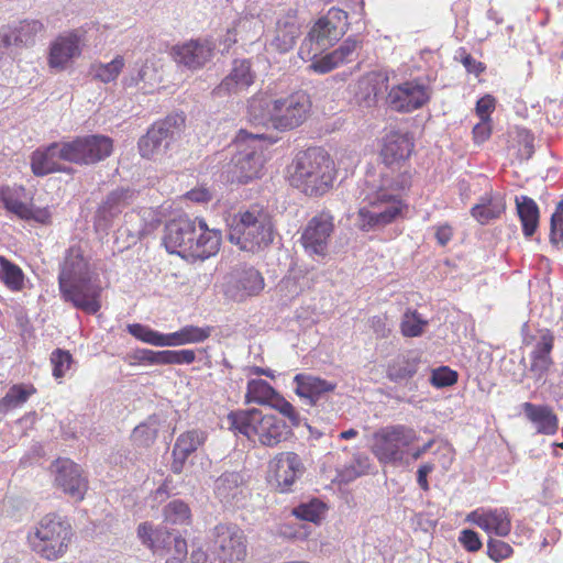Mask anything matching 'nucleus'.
<instances>
[{
    "label": "nucleus",
    "mask_w": 563,
    "mask_h": 563,
    "mask_svg": "<svg viewBox=\"0 0 563 563\" xmlns=\"http://www.w3.org/2000/svg\"><path fill=\"white\" fill-rule=\"evenodd\" d=\"M336 178L334 159L320 146L298 152L287 168L289 185L309 198H320L330 192Z\"/></svg>",
    "instance_id": "1"
},
{
    "label": "nucleus",
    "mask_w": 563,
    "mask_h": 563,
    "mask_svg": "<svg viewBox=\"0 0 563 563\" xmlns=\"http://www.w3.org/2000/svg\"><path fill=\"white\" fill-rule=\"evenodd\" d=\"M163 242L170 254L183 258L206 260L219 252L221 232L209 229L203 219L179 217L166 224Z\"/></svg>",
    "instance_id": "2"
},
{
    "label": "nucleus",
    "mask_w": 563,
    "mask_h": 563,
    "mask_svg": "<svg viewBox=\"0 0 563 563\" xmlns=\"http://www.w3.org/2000/svg\"><path fill=\"white\" fill-rule=\"evenodd\" d=\"M230 429L244 435L254 444L276 448L294 435V429L300 426V413L297 419H282L274 413H265L257 408L238 409L228 415Z\"/></svg>",
    "instance_id": "3"
},
{
    "label": "nucleus",
    "mask_w": 563,
    "mask_h": 563,
    "mask_svg": "<svg viewBox=\"0 0 563 563\" xmlns=\"http://www.w3.org/2000/svg\"><path fill=\"white\" fill-rule=\"evenodd\" d=\"M275 234L274 217L261 203L240 208L228 219V239L243 252L255 254L266 250Z\"/></svg>",
    "instance_id": "4"
},
{
    "label": "nucleus",
    "mask_w": 563,
    "mask_h": 563,
    "mask_svg": "<svg viewBox=\"0 0 563 563\" xmlns=\"http://www.w3.org/2000/svg\"><path fill=\"white\" fill-rule=\"evenodd\" d=\"M71 525L56 514H47L27 533L26 541L32 552L47 561L63 558L71 543Z\"/></svg>",
    "instance_id": "5"
},
{
    "label": "nucleus",
    "mask_w": 563,
    "mask_h": 563,
    "mask_svg": "<svg viewBox=\"0 0 563 563\" xmlns=\"http://www.w3.org/2000/svg\"><path fill=\"white\" fill-rule=\"evenodd\" d=\"M247 118L255 131L241 129L239 131V143L245 142L247 137L274 143L277 137L266 131L269 129L277 131L292 130L307 119V111L305 108H249Z\"/></svg>",
    "instance_id": "6"
},
{
    "label": "nucleus",
    "mask_w": 563,
    "mask_h": 563,
    "mask_svg": "<svg viewBox=\"0 0 563 563\" xmlns=\"http://www.w3.org/2000/svg\"><path fill=\"white\" fill-rule=\"evenodd\" d=\"M418 440L416 430L405 424H389L377 429L369 450L382 464L402 462L408 449Z\"/></svg>",
    "instance_id": "7"
},
{
    "label": "nucleus",
    "mask_w": 563,
    "mask_h": 563,
    "mask_svg": "<svg viewBox=\"0 0 563 563\" xmlns=\"http://www.w3.org/2000/svg\"><path fill=\"white\" fill-rule=\"evenodd\" d=\"M407 203L398 196L378 189L357 211L358 228L362 231L385 228L404 216Z\"/></svg>",
    "instance_id": "8"
},
{
    "label": "nucleus",
    "mask_w": 563,
    "mask_h": 563,
    "mask_svg": "<svg viewBox=\"0 0 563 563\" xmlns=\"http://www.w3.org/2000/svg\"><path fill=\"white\" fill-rule=\"evenodd\" d=\"M347 19L346 11L331 8L324 16L314 23L300 47V53L305 54V48L310 46L308 55L312 53V56L316 57L319 52L333 45L347 31Z\"/></svg>",
    "instance_id": "9"
},
{
    "label": "nucleus",
    "mask_w": 563,
    "mask_h": 563,
    "mask_svg": "<svg viewBox=\"0 0 563 563\" xmlns=\"http://www.w3.org/2000/svg\"><path fill=\"white\" fill-rule=\"evenodd\" d=\"M113 152V140L102 134L77 136L63 142L59 156L64 162L91 165L108 158Z\"/></svg>",
    "instance_id": "10"
},
{
    "label": "nucleus",
    "mask_w": 563,
    "mask_h": 563,
    "mask_svg": "<svg viewBox=\"0 0 563 563\" xmlns=\"http://www.w3.org/2000/svg\"><path fill=\"white\" fill-rule=\"evenodd\" d=\"M0 206L20 220L33 221L41 225L52 224L51 207L35 206L32 197L27 199V191L23 185H1Z\"/></svg>",
    "instance_id": "11"
},
{
    "label": "nucleus",
    "mask_w": 563,
    "mask_h": 563,
    "mask_svg": "<svg viewBox=\"0 0 563 563\" xmlns=\"http://www.w3.org/2000/svg\"><path fill=\"white\" fill-rule=\"evenodd\" d=\"M305 470L302 460L296 452L283 451L269 460L267 479L277 492L290 493Z\"/></svg>",
    "instance_id": "12"
},
{
    "label": "nucleus",
    "mask_w": 563,
    "mask_h": 563,
    "mask_svg": "<svg viewBox=\"0 0 563 563\" xmlns=\"http://www.w3.org/2000/svg\"><path fill=\"white\" fill-rule=\"evenodd\" d=\"M58 288L64 301L88 314H96L102 307L103 287L98 280H92L90 276L75 279L73 283L58 286Z\"/></svg>",
    "instance_id": "13"
},
{
    "label": "nucleus",
    "mask_w": 563,
    "mask_h": 563,
    "mask_svg": "<svg viewBox=\"0 0 563 563\" xmlns=\"http://www.w3.org/2000/svg\"><path fill=\"white\" fill-rule=\"evenodd\" d=\"M214 553L223 563H236L247 555V541L236 525L219 523L212 530Z\"/></svg>",
    "instance_id": "14"
},
{
    "label": "nucleus",
    "mask_w": 563,
    "mask_h": 563,
    "mask_svg": "<svg viewBox=\"0 0 563 563\" xmlns=\"http://www.w3.org/2000/svg\"><path fill=\"white\" fill-rule=\"evenodd\" d=\"M333 232V216L322 211L308 221L302 230L300 243L310 256L324 258L329 254V244Z\"/></svg>",
    "instance_id": "15"
},
{
    "label": "nucleus",
    "mask_w": 563,
    "mask_h": 563,
    "mask_svg": "<svg viewBox=\"0 0 563 563\" xmlns=\"http://www.w3.org/2000/svg\"><path fill=\"white\" fill-rule=\"evenodd\" d=\"M183 124L184 119H180L178 123L174 118H166L152 124L146 134L137 142L140 155L143 158L152 159L166 152L170 143L179 136Z\"/></svg>",
    "instance_id": "16"
},
{
    "label": "nucleus",
    "mask_w": 563,
    "mask_h": 563,
    "mask_svg": "<svg viewBox=\"0 0 563 563\" xmlns=\"http://www.w3.org/2000/svg\"><path fill=\"white\" fill-rule=\"evenodd\" d=\"M244 401L245 404L268 406L278 411L284 418L297 419V409L262 378H253L247 382Z\"/></svg>",
    "instance_id": "17"
},
{
    "label": "nucleus",
    "mask_w": 563,
    "mask_h": 563,
    "mask_svg": "<svg viewBox=\"0 0 563 563\" xmlns=\"http://www.w3.org/2000/svg\"><path fill=\"white\" fill-rule=\"evenodd\" d=\"M85 42V31L80 29L59 34L49 45V67L57 70L68 68L81 55Z\"/></svg>",
    "instance_id": "18"
},
{
    "label": "nucleus",
    "mask_w": 563,
    "mask_h": 563,
    "mask_svg": "<svg viewBox=\"0 0 563 563\" xmlns=\"http://www.w3.org/2000/svg\"><path fill=\"white\" fill-rule=\"evenodd\" d=\"M51 471L54 474V484L75 501L84 499L88 489V481L82 475L78 464L67 457L56 459Z\"/></svg>",
    "instance_id": "19"
},
{
    "label": "nucleus",
    "mask_w": 563,
    "mask_h": 563,
    "mask_svg": "<svg viewBox=\"0 0 563 563\" xmlns=\"http://www.w3.org/2000/svg\"><path fill=\"white\" fill-rule=\"evenodd\" d=\"M239 134L235 139L239 155L235 158L233 169V180L239 184H247L260 178L264 169V155L262 146H249L250 143L262 142L263 140H253L247 137L245 142L239 143Z\"/></svg>",
    "instance_id": "20"
},
{
    "label": "nucleus",
    "mask_w": 563,
    "mask_h": 563,
    "mask_svg": "<svg viewBox=\"0 0 563 563\" xmlns=\"http://www.w3.org/2000/svg\"><path fill=\"white\" fill-rule=\"evenodd\" d=\"M264 288L265 279L262 273L252 266H245L232 271L225 286V295L234 301H244L258 296Z\"/></svg>",
    "instance_id": "21"
},
{
    "label": "nucleus",
    "mask_w": 563,
    "mask_h": 563,
    "mask_svg": "<svg viewBox=\"0 0 563 563\" xmlns=\"http://www.w3.org/2000/svg\"><path fill=\"white\" fill-rule=\"evenodd\" d=\"M415 140L409 133L390 131L382 139L379 156L389 168H401L415 152Z\"/></svg>",
    "instance_id": "22"
},
{
    "label": "nucleus",
    "mask_w": 563,
    "mask_h": 563,
    "mask_svg": "<svg viewBox=\"0 0 563 563\" xmlns=\"http://www.w3.org/2000/svg\"><path fill=\"white\" fill-rule=\"evenodd\" d=\"M43 32L44 24L40 20H21L0 31V48L32 46L35 44L36 37ZM1 57L2 52L0 51Z\"/></svg>",
    "instance_id": "23"
},
{
    "label": "nucleus",
    "mask_w": 563,
    "mask_h": 563,
    "mask_svg": "<svg viewBox=\"0 0 563 563\" xmlns=\"http://www.w3.org/2000/svg\"><path fill=\"white\" fill-rule=\"evenodd\" d=\"M213 48L212 43L208 40H190L173 46L170 55L176 64L196 70L211 59Z\"/></svg>",
    "instance_id": "24"
},
{
    "label": "nucleus",
    "mask_w": 563,
    "mask_h": 563,
    "mask_svg": "<svg viewBox=\"0 0 563 563\" xmlns=\"http://www.w3.org/2000/svg\"><path fill=\"white\" fill-rule=\"evenodd\" d=\"M427 79L416 78L391 87L386 101L389 106H424L431 97Z\"/></svg>",
    "instance_id": "25"
},
{
    "label": "nucleus",
    "mask_w": 563,
    "mask_h": 563,
    "mask_svg": "<svg viewBox=\"0 0 563 563\" xmlns=\"http://www.w3.org/2000/svg\"><path fill=\"white\" fill-rule=\"evenodd\" d=\"M466 521L498 537H507L511 531V517L506 508H477L466 516Z\"/></svg>",
    "instance_id": "26"
},
{
    "label": "nucleus",
    "mask_w": 563,
    "mask_h": 563,
    "mask_svg": "<svg viewBox=\"0 0 563 563\" xmlns=\"http://www.w3.org/2000/svg\"><path fill=\"white\" fill-rule=\"evenodd\" d=\"M255 73L249 59H235L230 73L216 88L218 96L238 95L245 91L254 84Z\"/></svg>",
    "instance_id": "27"
},
{
    "label": "nucleus",
    "mask_w": 563,
    "mask_h": 563,
    "mask_svg": "<svg viewBox=\"0 0 563 563\" xmlns=\"http://www.w3.org/2000/svg\"><path fill=\"white\" fill-rule=\"evenodd\" d=\"M299 35L300 23L297 12L288 9L277 19L275 34L268 45L279 53H287L295 46Z\"/></svg>",
    "instance_id": "28"
},
{
    "label": "nucleus",
    "mask_w": 563,
    "mask_h": 563,
    "mask_svg": "<svg viewBox=\"0 0 563 563\" xmlns=\"http://www.w3.org/2000/svg\"><path fill=\"white\" fill-rule=\"evenodd\" d=\"M207 440V433L201 430H189L181 433L173 448L172 472L180 474L184 470L187 459L203 445Z\"/></svg>",
    "instance_id": "29"
},
{
    "label": "nucleus",
    "mask_w": 563,
    "mask_h": 563,
    "mask_svg": "<svg viewBox=\"0 0 563 563\" xmlns=\"http://www.w3.org/2000/svg\"><path fill=\"white\" fill-rule=\"evenodd\" d=\"M63 142H54L47 146L36 148L31 155V170L37 177L62 172L64 159L59 156Z\"/></svg>",
    "instance_id": "30"
},
{
    "label": "nucleus",
    "mask_w": 563,
    "mask_h": 563,
    "mask_svg": "<svg viewBox=\"0 0 563 563\" xmlns=\"http://www.w3.org/2000/svg\"><path fill=\"white\" fill-rule=\"evenodd\" d=\"M89 261L85 257L81 246H70L66 251V255L60 266L58 286L89 276Z\"/></svg>",
    "instance_id": "31"
},
{
    "label": "nucleus",
    "mask_w": 563,
    "mask_h": 563,
    "mask_svg": "<svg viewBox=\"0 0 563 563\" xmlns=\"http://www.w3.org/2000/svg\"><path fill=\"white\" fill-rule=\"evenodd\" d=\"M294 383L296 384V394L300 398L308 399L310 405H316L323 395L332 393L336 388V383L303 373L297 374L294 377Z\"/></svg>",
    "instance_id": "32"
},
{
    "label": "nucleus",
    "mask_w": 563,
    "mask_h": 563,
    "mask_svg": "<svg viewBox=\"0 0 563 563\" xmlns=\"http://www.w3.org/2000/svg\"><path fill=\"white\" fill-rule=\"evenodd\" d=\"M388 76L386 74H372L357 82L355 98L358 106H377L387 90Z\"/></svg>",
    "instance_id": "33"
},
{
    "label": "nucleus",
    "mask_w": 563,
    "mask_h": 563,
    "mask_svg": "<svg viewBox=\"0 0 563 563\" xmlns=\"http://www.w3.org/2000/svg\"><path fill=\"white\" fill-rule=\"evenodd\" d=\"M553 346L554 335L550 330H545L530 354V372L537 379H541L553 365L551 357Z\"/></svg>",
    "instance_id": "34"
},
{
    "label": "nucleus",
    "mask_w": 563,
    "mask_h": 563,
    "mask_svg": "<svg viewBox=\"0 0 563 563\" xmlns=\"http://www.w3.org/2000/svg\"><path fill=\"white\" fill-rule=\"evenodd\" d=\"M506 211L505 199L494 192L493 190L486 191L478 200V202L472 207V217L481 224H487L493 220L501 217Z\"/></svg>",
    "instance_id": "35"
},
{
    "label": "nucleus",
    "mask_w": 563,
    "mask_h": 563,
    "mask_svg": "<svg viewBox=\"0 0 563 563\" xmlns=\"http://www.w3.org/2000/svg\"><path fill=\"white\" fill-rule=\"evenodd\" d=\"M522 409L526 417L536 427L539 433L552 435L559 429V419L551 407L545 405H534L532 402H523Z\"/></svg>",
    "instance_id": "36"
},
{
    "label": "nucleus",
    "mask_w": 563,
    "mask_h": 563,
    "mask_svg": "<svg viewBox=\"0 0 563 563\" xmlns=\"http://www.w3.org/2000/svg\"><path fill=\"white\" fill-rule=\"evenodd\" d=\"M515 203L522 227V233L526 238H531L539 227V207L532 198L523 195L516 196Z\"/></svg>",
    "instance_id": "37"
},
{
    "label": "nucleus",
    "mask_w": 563,
    "mask_h": 563,
    "mask_svg": "<svg viewBox=\"0 0 563 563\" xmlns=\"http://www.w3.org/2000/svg\"><path fill=\"white\" fill-rule=\"evenodd\" d=\"M212 327H197L192 324L185 325L179 330L166 333V346H180L186 344H197L210 338Z\"/></svg>",
    "instance_id": "38"
},
{
    "label": "nucleus",
    "mask_w": 563,
    "mask_h": 563,
    "mask_svg": "<svg viewBox=\"0 0 563 563\" xmlns=\"http://www.w3.org/2000/svg\"><path fill=\"white\" fill-rule=\"evenodd\" d=\"M243 484L241 473L225 472L216 481L214 493L221 500L230 501L242 493Z\"/></svg>",
    "instance_id": "39"
},
{
    "label": "nucleus",
    "mask_w": 563,
    "mask_h": 563,
    "mask_svg": "<svg viewBox=\"0 0 563 563\" xmlns=\"http://www.w3.org/2000/svg\"><path fill=\"white\" fill-rule=\"evenodd\" d=\"M36 394V388L32 384H14L7 394L0 399V412L21 407L27 399Z\"/></svg>",
    "instance_id": "40"
},
{
    "label": "nucleus",
    "mask_w": 563,
    "mask_h": 563,
    "mask_svg": "<svg viewBox=\"0 0 563 563\" xmlns=\"http://www.w3.org/2000/svg\"><path fill=\"white\" fill-rule=\"evenodd\" d=\"M25 275L22 268L0 255V282L11 291L19 292L24 288Z\"/></svg>",
    "instance_id": "41"
},
{
    "label": "nucleus",
    "mask_w": 563,
    "mask_h": 563,
    "mask_svg": "<svg viewBox=\"0 0 563 563\" xmlns=\"http://www.w3.org/2000/svg\"><path fill=\"white\" fill-rule=\"evenodd\" d=\"M164 521L172 526H191L192 514L189 505L181 499L169 501L163 509Z\"/></svg>",
    "instance_id": "42"
},
{
    "label": "nucleus",
    "mask_w": 563,
    "mask_h": 563,
    "mask_svg": "<svg viewBox=\"0 0 563 563\" xmlns=\"http://www.w3.org/2000/svg\"><path fill=\"white\" fill-rule=\"evenodd\" d=\"M124 67V58L117 55L111 62L102 64H93L90 68V74L93 78L101 82L109 84L114 81Z\"/></svg>",
    "instance_id": "43"
},
{
    "label": "nucleus",
    "mask_w": 563,
    "mask_h": 563,
    "mask_svg": "<svg viewBox=\"0 0 563 563\" xmlns=\"http://www.w3.org/2000/svg\"><path fill=\"white\" fill-rule=\"evenodd\" d=\"M427 325L428 320L423 319L417 310L407 309L400 321V332L405 338H417L424 332Z\"/></svg>",
    "instance_id": "44"
},
{
    "label": "nucleus",
    "mask_w": 563,
    "mask_h": 563,
    "mask_svg": "<svg viewBox=\"0 0 563 563\" xmlns=\"http://www.w3.org/2000/svg\"><path fill=\"white\" fill-rule=\"evenodd\" d=\"M128 332L136 340L154 346H166V334L151 329L142 323H132L126 327Z\"/></svg>",
    "instance_id": "45"
},
{
    "label": "nucleus",
    "mask_w": 563,
    "mask_h": 563,
    "mask_svg": "<svg viewBox=\"0 0 563 563\" xmlns=\"http://www.w3.org/2000/svg\"><path fill=\"white\" fill-rule=\"evenodd\" d=\"M137 536L142 543L152 550L158 549L159 542H165L170 538V533L164 529H154L148 522H143L137 528Z\"/></svg>",
    "instance_id": "46"
},
{
    "label": "nucleus",
    "mask_w": 563,
    "mask_h": 563,
    "mask_svg": "<svg viewBox=\"0 0 563 563\" xmlns=\"http://www.w3.org/2000/svg\"><path fill=\"white\" fill-rule=\"evenodd\" d=\"M128 194L125 189H117L110 192L99 208L100 214L106 217H114L121 212L122 208L128 205Z\"/></svg>",
    "instance_id": "47"
},
{
    "label": "nucleus",
    "mask_w": 563,
    "mask_h": 563,
    "mask_svg": "<svg viewBox=\"0 0 563 563\" xmlns=\"http://www.w3.org/2000/svg\"><path fill=\"white\" fill-rule=\"evenodd\" d=\"M325 510L327 506L319 499L314 498L309 503L300 504L294 508L292 514L301 520L317 523L322 519Z\"/></svg>",
    "instance_id": "48"
},
{
    "label": "nucleus",
    "mask_w": 563,
    "mask_h": 563,
    "mask_svg": "<svg viewBox=\"0 0 563 563\" xmlns=\"http://www.w3.org/2000/svg\"><path fill=\"white\" fill-rule=\"evenodd\" d=\"M492 109L493 108H475L476 114L481 119V122L473 128V137L477 144H482L490 137L492 124L489 117Z\"/></svg>",
    "instance_id": "49"
},
{
    "label": "nucleus",
    "mask_w": 563,
    "mask_h": 563,
    "mask_svg": "<svg viewBox=\"0 0 563 563\" xmlns=\"http://www.w3.org/2000/svg\"><path fill=\"white\" fill-rule=\"evenodd\" d=\"M416 368L409 360L401 357L393 361L387 367V377L393 382H400L413 376Z\"/></svg>",
    "instance_id": "50"
},
{
    "label": "nucleus",
    "mask_w": 563,
    "mask_h": 563,
    "mask_svg": "<svg viewBox=\"0 0 563 563\" xmlns=\"http://www.w3.org/2000/svg\"><path fill=\"white\" fill-rule=\"evenodd\" d=\"M51 364L53 366V376L59 379L66 375L73 364L71 354L62 349H56L51 354Z\"/></svg>",
    "instance_id": "51"
},
{
    "label": "nucleus",
    "mask_w": 563,
    "mask_h": 563,
    "mask_svg": "<svg viewBox=\"0 0 563 563\" xmlns=\"http://www.w3.org/2000/svg\"><path fill=\"white\" fill-rule=\"evenodd\" d=\"M516 141L518 143V153L521 158H530L534 153V136L522 128L516 130Z\"/></svg>",
    "instance_id": "52"
},
{
    "label": "nucleus",
    "mask_w": 563,
    "mask_h": 563,
    "mask_svg": "<svg viewBox=\"0 0 563 563\" xmlns=\"http://www.w3.org/2000/svg\"><path fill=\"white\" fill-rule=\"evenodd\" d=\"M511 545L499 539H489L487 542V554L494 562H500L512 555Z\"/></svg>",
    "instance_id": "53"
},
{
    "label": "nucleus",
    "mask_w": 563,
    "mask_h": 563,
    "mask_svg": "<svg viewBox=\"0 0 563 563\" xmlns=\"http://www.w3.org/2000/svg\"><path fill=\"white\" fill-rule=\"evenodd\" d=\"M550 241L552 244L563 245V201L551 217Z\"/></svg>",
    "instance_id": "54"
},
{
    "label": "nucleus",
    "mask_w": 563,
    "mask_h": 563,
    "mask_svg": "<svg viewBox=\"0 0 563 563\" xmlns=\"http://www.w3.org/2000/svg\"><path fill=\"white\" fill-rule=\"evenodd\" d=\"M459 375L448 366H442L432 373L431 382L435 387L452 386L457 382Z\"/></svg>",
    "instance_id": "55"
},
{
    "label": "nucleus",
    "mask_w": 563,
    "mask_h": 563,
    "mask_svg": "<svg viewBox=\"0 0 563 563\" xmlns=\"http://www.w3.org/2000/svg\"><path fill=\"white\" fill-rule=\"evenodd\" d=\"M151 67L147 64H142L141 66L132 69L126 76H124L122 84L124 87L139 86L141 81L146 82L147 80H151Z\"/></svg>",
    "instance_id": "56"
},
{
    "label": "nucleus",
    "mask_w": 563,
    "mask_h": 563,
    "mask_svg": "<svg viewBox=\"0 0 563 563\" xmlns=\"http://www.w3.org/2000/svg\"><path fill=\"white\" fill-rule=\"evenodd\" d=\"M357 45V40L350 36L332 53L335 55L336 60L342 65L353 59Z\"/></svg>",
    "instance_id": "57"
},
{
    "label": "nucleus",
    "mask_w": 563,
    "mask_h": 563,
    "mask_svg": "<svg viewBox=\"0 0 563 563\" xmlns=\"http://www.w3.org/2000/svg\"><path fill=\"white\" fill-rule=\"evenodd\" d=\"M459 542L468 552H477L483 547L479 534L471 529H464L460 532Z\"/></svg>",
    "instance_id": "58"
},
{
    "label": "nucleus",
    "mask_w": 563,
    "mask_h": 563,
    "mask_svg": "<svg viewBox=\"0 0 563 563\" xmlns=\"http://www.w3.org/2000/svg\"><path fill=\"white\" fill-rule=\"evenodd\" d=\"M341 64L336 60L335 55L333 53H329L325 56L314 60L310 68L319 74H327L332 69L339 67Z\"/></svg>",
    "instance_id": "59"
},
{
    "label": "nucleus",
    "mask_w": 563,
    "mask_h": 563,
    "mask_svg": "<svg viewBox=\"0 0 563 563\" xmlns=\"http://www.w3.org/2000/svg\"><path fill=\"white\" fill-rule=\"evenodd\" d=\"M388 317L386 313L373 316L369 319V327L377 338L386 339L390 334V329L387 325Z\"/></svg>",
    "instance_id": "60"
},
{
    "label": "nucleus",
    "mask_w": 563,
    "mask_h": 563,
    "mask_svg": "<svg viewBox=\"0 0 563 563\" xmlns=\"http://www.w3.org/2000/svg\"><path fill=\"white\" fill-rule=\"evenodd\" d=\"M196 361V352L194 350H172L170 365H189Z\"/></svg>",
    "instance_id": "61"
},
{
    "label": "nucleus",
    "mask_w": 563,
    "mask_h": 563,
    "mask_svg": "<svg viewBox=\"0 0 563 563\" xmlns=\"http://www.w3.org/2000/svg\"><path fill=\"white\" fill-rule=\"evenodd\" d=\"M264 106H305L306 102H308L306 95L303 92H296L290 96L288 100L284 99H274L269 101H264Z\"/></svg>",
    "instance_id": "62"
},
{
    "label": "nucleus",
    "mask_w": 563,
    "mask_h": 563,
    "mask_svg": "<svg viewBox=\"0 0 563 563\" xmlns=\"http://www.w3.org/2000/svg\"><path fill=\"white\" fill-rule=\"evenodd\" d=\"M434 470V465L431 463H424L419 466L417 471V482L420 488L424 492L429 490L428 475Z\"/></svg>",
    "instance_id": "63"
},
{
    "label": "nucleus",
    "mask_w": 563,
    "mask_h": 563,
    "mask_svg": "<svg viewBox=\"0 0 563 563\" xmlns=\"http://www.w3.org/2000/svg\"><path fill=\"white\" fill-rule=\"evenodd\" d=\"M453 236V228L450 224L439 225L435 230V239L438 243L445 246Z\"/></svg>",
    "instance_id": "64"
}]
</instances>
